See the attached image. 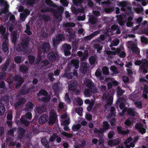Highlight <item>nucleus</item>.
I'll return each instance as SVG.
<instances>
[{
	"label": "nucleus",
	"instance_id": "f257e3e1",
	"mask_svg": "<svg viewBox=\"0 0 148 148\" xmlns=\"http://www.w3.org/2000/svg\"><path fill=\"white\" fill-rule=\"evenodd\" d=\"M10 61L9 59H7L5 62L1 65V73L2 74L0 77V80L3 79L5 78L6 76V71L9 67H10L12 69H14L16 66L15 64L13 63H11V64H10Z\"/></svg>",
	"mask_w": 148,
	"mask_h": 148
},
{
	"label": "nucleus",
	"instance_id": "f03ea898",
	"mask_svg": "<svg viewBox=\"0 0 148 148\" xmlns=\"http://www.w3.org/2000/svg\"><path fill=\"white\" fill-rule=\"evenodd\" d=\"M43 12H52L54 17L56 20L61 21L62 19V14L63 12V10L59 9L57 10L55 9L47 7L43 10Z\"/></svg>",
	"mask_w": 148,
	"mask_h": 148
},
{
	"label": "nucleus",
	"instance_id": "7ed1b4c3",
	"mask_svg": "<svg viewBox=\"0 0 148 148\" xmlns=\"http://www.w3.org/2000/svg\"><path fill=\"white\" fill-rule=\"evenodd\" d=\"M86 86L88 88L85 89L84 90V93L85 96L90 97L92 94L95 93L97 92V88L94 86L92 82H89L87 83Z\"/></svg>",
	"mask_w": 148,
	"mask_h": 148
},
{
	"label": "nucleus",
	"instance_id": "20e7f679",
	"mask_svg": "<svg viewBox=\"0 0 148 148\" xmlns=\"http://www.w3.org/2000/svg\"><path fill=\"white\" fill-rule=\"evenodd\" d=\"M125 101L123 97H119L116 101V103L117 105H119V107L121 110H122V112L119 113V114L122 116L125 114V112L126 111L128 114L130 115V108L127 109V107H125V104L124 103Z\"/></svg>",
	"mask_w": 148,
	"mask_h": 148
},
{
	"label": "nucleus",
	"instance_id": "39448f33",
	"mask_svg": "<svg viewBox=\"0 0 148 148\" xmlns=\"http://www.w3.org/2000/svg\"><path fill=\"white\" fill-rule=\"evenodd\" d=\"M29 37H26L22 40L21 42L17 46L16 49L18 51H24L27 50L29 41Z\"/></svg>",
	"mask_w": 148,
	"mask_h": 148
},
{
	"label": "nucleus",
	"instance_id": "423d86ee",
	"mask_svg": "<svg viewBox=\"0 0 148 148\" xmlns=\"http://www.w3.org/2000/svg\"><path fill=\"white\" fill-rule=\"evenodd\" d=\"M65 40V38L64 35L62 34L58 33L52 39L53 46L56 47L62 41Z\"/></svg>",
	"mask_w": 148,
	"mask_h": 148
},
{
	"label": "nucleus",
	"instance_id": "0eeeda50",
	"mask_svg": "<svg viewBox=\"0 0 148 148\" xmlns=\"http://www.w3.org/2000/svg\"><path fill=\"white\" fill-rule=\"evenodd\" d=\"M0 5L1 6H4L3 8H1L0 9V16L2 15L3 14H6L8 11L9 5L8 4L7 2L5 0H0Z\"/></svg>",
	"mask_w": 148,
	"mask_h": 148
},
{
	"label": "nucleus",
	"instance_id": "6e6552de",
	"mask_svg": "<svg viewBox=\"0 0 148 148\" xmlns=\"http://www.w3.org/2000/svg\"><path fill=\"white\" fill-rule=\"evenodd\" d=\"M78 83L75 80H72L70 82V84L69 85V90L74 91L76 95H78L80 91L79 89H77Z\"/></svg>",
	"mask_w": 148,
	"mask_h": 148
},
{
	"label": "nucleus",
	"instance_id": "1a4fd4ad",
	"mask_svg": "<svg viewBox=\"0 0 148 148\" xmlns=\"http://www.w3.org/2000/svg\"><path fill=\"white\" fill-rule=\"evenodd\" d=\"M58 56V53L56 51H51L48 53L47 56L49 60L53 62H55L57 60Z\"/></svg>",
	"mask_w": 148,
	"mask_h": 148
},
{
	"label": "nucleus",
	"instance_id": "9d476101",
	"mask_svg": "<svg viewBox=\"0 0 148 148\" xmlns=\"http://www.w3.org/2000/svg\"><path fill=\"white\" fill-rule=\"evenodd\" d=\"M13 79L16 82L15 87L16 88H18L24 82V79L22 78L21 75L19 74L15 75L13 77Z\"/></svg>",
	"mask_w": 148,
	"mask_h": 148
},
{
	"label": "nucleus",
	"instance_id": "9b49d317",
	"mask_svg": "<svg viewBox=\"0 0 148 148\" xmlns=\"http://www.w3.org/2000/svg\"><path fill=\"white\" fill-rule=\"evenodd\" d=\"M135 128L136 129L142 134L146 133V130L144 128V125L143 123L140 122L137 123L135 125Z\"/></svg>",
	"mask_w": 148,
	"mask_h": 148
},
{
	"label": "nucleus",
	"instance_id": "f8f14e48",
	"mask_svg": "<svg viewBox=\"0 0 148 148\" xmlns=\"http://www.w3.org/2000/svg\"><path fill=\"white\" fill-rule=\"evenodd\" d=\"M135 128L136 129L142 134L146 133V130L144 128V125L143 123L140 122L137 123L135 125Z\"/></svg>",
	"mask_w": 148,
	"mask_h": 148
},
{
	"label": "nucleus",
	"instance_id": "ddd939ff",
	"mask_svg": "<svg viewBox=\"0 0 148 148\" xmlns=\"http://www.w3.org/2000/svg\"><path fill=\"white\" fill-rule=\"evenodd\" d=\"M131 42H132L130 41V50L132 51L133 53L139 56L140 55V51L139 48L137 47V44L135 43L132 44Z\"/></svg>",
	"mask_w": 148,
	"mask_h": 148
},
{
	"label": "nucleus",
	"instance_id": "4468645a",
	"mask_svg": "<svg viewBox=\"0 0 148 148\" xmlns=\"http://www.w3.org/2000/svg\"><path fill=\"white\" fill-rule=\"evenodd\" d=\"M49 119L48 122L49 125H53L56 122L57 120V117L56 113L52 112L50 113L49 115Z\"/></svg>",
	"mask_w": 148,
	"mask_h": 148
},
{
	"label": "nucleus",
	"instance_id": "2eb2a0df",
	"mask_svg": "<svg viewBox=\"0 0 148 148\" xmlns=\"http://www.w3.org/2000/svg\"><path fill=\"white\" fill-rule=\"evenodd\" d=\"M41 50L44 53H47L51 49V46L49 42L43 43L40 47Z\"/></svg>",
	"mask_w": 148,
	"mask_h": 148
},
{
	"label": "nucleus",
	"instance_id": "dca6fc26",
	"mask_svg": "<svg viewBox=\"0 0 148 148\" xmlns=\"http://www.w3.org/2000/svg\"><path fill=\"white\" fill-rule=\"evenodd\" d=\"M62 48L65 56H68L70 55L71 52L70 50L71 49L70 45L65 43L63 45Z\"/></svg>",
	"mask_w": 148,
	"mask_h": 148
},
{
	"label": "nucleus",
	"instance_id": "f3484780",
	"mask_svg": "<svg viewBox=\"0 0 148 148\" xmlns=\"http://www.w3.org/2000/svg\"><path fill=\"white\" fill-rule=\"evenodd\" d=\"M116 128L118 131V133L119 134L125 135H127L129 133V130H126L121 126H117Z\"/></svg>",
	"mask_w": 148,
	"mask_h": 148
},
{
	"label": "nucleus",
	"instance_id": "a211bd4d",
	"mask_svg": "<svg viewBox=\"0 0 148 148\" xmlns=\"http://www.w3.org/2000/svg\"><path fill=\"white\" fill-rule=\"evenodd\" d=\"M20 120V124L23 126L27 127L30 124V121L22 116H21Z\"/></svg>",
	"mask_w": 148,
	"mask_h": 148
},
{
	"label": "nucleus",
	"instance_id": "6ab92c4d",
	"mask_svg": "<svg viewBox=\"0 0 148 148\" xmlns=\"http://www.w3.org/2000/svg\"><path fill=\"white\" fill-rule=\"evenodd\" d=\"M35 87L32 86L30 88L26 89V88L23 86L20 91V94L22 95H27L30 90H32V89L34 88Z\"/></svg>",
	"mask_w": 148,
	"mask_h": 148
},
{
	"label": "nucleus",
	"instance_id": "aec40b11",
	"mask_svg": "<svg viewBox=\"0 0 148 148\" xmlns=\"http://www.w3.org/2000/svg\"><path fill=\"white\" fill-rule=\"evenodd\" d=\"M48 120V115L46 114H42L38 119V122L40 124H44Z\"/></svg>",
	"mask_w": 148,
	"mask_h": 148
},
{
	"label": "nucleus",
	"instance_id": "412c9836",
	"mask_svg": "<svg viewBox=\"0 0 148 148\" xmlns=\"http://www.w3.org/2000/svg\"><path fill=\"white\" fill-rule=\"evenodd\" d=\"M127 3L125 1L121 2L119 3V5L121 7V10L123 12L126 11L127 9L130 11V6H127Z\"/></svg>",
	"mask_w": 148,
	"mask_h": 148
},
{
	"label": "nucleus",
	"instance_id": "4be33fe9",
	"mask_svg": "<svg viewBox=\"0 0 148 148\" xmlns=\"http://www.w3.org/2000/svg\"><path fill=\"white\" fill-rule=\"evenodd\" d=\"M134 20L137 24L139 25H136V27H134L132 29V32L133 33H135L139 28V26L140 25V23L143 21V18L141 17H139L137 18H134Z\"/></svg>",
	"mask_w": 148,
	"mask_h": 148
},
{
	"label": "nucleus",
	"instance_id": "5701e85b",
	"mask_svg": "<svg viewBox=\"0 0 148 148\" xmlns=\"http://www.w3.org/2000/svg\"><path fill=\"white\" fill-rule=\"evenodd\" d=\"M34 105L31 102H28L26 104L24 110L26 111H31L33 108Z\"/></svg>",
	"mask_w": 148,
	"mask_h": 148
},
{
	"label": "nucleus",
	"instance_id": "b1692460",
	"mask_svg": "<svg viewBox=\"0 0 148 148\" xmlns=\"http://www.w3.org/2000/svg\"><path fill=\"white\" fill-rule=\"evenodd\" d=\"M127 15L128 16L127 18H126L125 19L118 21L119 24L121 25H123L124 24V22L127 21L126 24V25L128 27H130V12H128Z\"/></svg>",
	"mask_w": 148,
	"mask_h": 148
},
{
	"label": "nucleus",
	"instance_id": "393cba45",
	"mask_svg": "<svg viewBox=\"0 0 148 148\" xmlns=\"http://www.w3.org/2000/svg\"><path fill=\"white\" fill-rule=\"evenodd\" d=\"M46 107L44 105L39 106L36 107V109L38 113H42L45 112L46 109Z\"/></svg>",
	"mask_w": 148,
	"mask_h": 148
},
{
	"label": "nucleus",
	"instance_id": "a878e982",
	"mask_svg": "<svg viewBox=\"0 0 148 148\" xmlns=\"http://www.w3.org/2000/svg\"><path fill=\"white\" fill-rule=\"evenodd\" d=\"M25 102V100L24 98L19 99L15 104V108H18L22 104H23Z\"/></svg>",
	"mask_w": 148,
	"mask_h": 148
},
{
	"label": "nucleus",
	"instance_id": "bb28decb",
	"mask_svg": "<svg viewBox=\"0 0 148 148\" xmlns=\"http://www.w3.org/2000/svg\"><path fill=\"white\" fill-rule=\"evenodd\" d=\"M40 17L41 20H44L46 22H48L51 20L50 16L47 14H42Z\"/></svg>",
	"mask_w": 148,
	"mask_h": 148
},
{
	"label": "nucleus",
	"instance_id": "cd10ccee",
	"mask_svg": "<svg viewBox=\"0 0 148 148\" xmlns=\"http://www.w3.org/2000/svg\"><path fill=\"white\" fill-rule=\"evenodd\" d=\"M52 88L53 89L55 94L56 95L59 94V92L60 90V88L59 85L57 83H55L52 86Z\"/></svg>",
	"mask_w": 148,
	"mask_h": 148
},
{
	"label": "nucleus",
	"instance_id": "c85d7f7f",
	"mask_svg": "<svg viewBox=\"0 0 148 148\" xmlns=\"http://www.w3.org/2000/svg\"><path fill=\"white\" fill-rule=\"evenodd\" d=\"M110 70L112 72V74L113 76H115L119 73V70L114 66H111L110 68Z\"/></svg>",
	"mask_w": 148,
	"mask_h": 148
},
{
	"label": "nucleus",
	"instance_id": "c756f323",
	"mask_svg": "<svg viewBox=\"0 0 148 148\" xmlns=\"http://www.w3.org/2000/svg\"><path fill=\"white\" fill-rule=\"evenodd\" d=\"M88 69L87 64L86 62H82L81 64V69L83 73H85Z\"/></svg>",
	"mask_w": 148,
	"mask_h": 148
},
{
	"label": "nucleus",
	"instance_id": "7c9ffc66",
	"mask_svg": "<svg viewBox=\"0 0 148 148\" xmlns=\"http://www.w3.org/2000/svg\"><path fill=\"white\" fill-rule=\"evenodd\" d=\"M12 38V42L14 43H15L17 39V34L15 31L13 32L11 34Z\"/></svg>",
	"mask_w": 148,
	"mask_h": 148
},
{
	"label": "nucleus",
	"instance_id": "2f4dec72",
	"mask_svg": "<svg viewBox=\"0 0 148 148\" xmlns=\"http://www.w3.org/2000/svg\"><path fill=\"white\" fill-rule=\"evenodd\" d=\"M66 36L68 37V39L69 41L72 42L77 40L75 34L73 33Z\"/></svg>",
	"mask_w": 148,
	"mask_h": 148
},
{
	"label": "nucleus",
	"instance_id": "473e14b6",
	"mask_svg": "<svg viewBox=\"0 0 148 148\" xmlns=\"http://www.w3.org/2000/svg\"><path fill=\"white\" fill-rule=\"evenodd\" d=\"M28 67L24 64L21 65L19 67L20 71L23 73H26L28 71Z\"/></svg>",
	"mask_w": 148,
	"mask_h": 148
},
{
	"label": "nucleus",
	"instance_id": "72a5a7b5",
	"mask_svg": "<svg viewBox=\"0 0 148 148\" xmlns=\"http://www.w3.org/2000/svg\"><path fill=\"white\" fill-rule=\"evenodd\" d=\"M41 142L42 144L46 148L49 147V145L47 140L45 137L42 138L41 140Z\"/></svg>",
	"mask_w": 148,
	"mask_h": 148
},
{
	"label": "nucleus",
	"instance_id": "f704fd0d",
	"mask_svg": "<svg viewBox=\"0 0 148 148\" xmlns=\"http://www.w3.org/2000/svg\"><path fill=\"white\" fill-rule=\"evenodd\" d=\"M5 111L4 104L2 103H0V116L3 115Z\"/></svg>",
	"mask_w": 148,
	"mask_h": 148
},
{
	"label": "nucleus",
	"instance_id": "c9c22d12",
	"mask_svg": "<svg viewBox=\"0 0 148 148\" xmlns=\"http://www.w3.org/2000/svg\"><path fill=\"white\" fill-rule=\"evenodd\" d=\"M93 47L95 49H96L98 53L100 52V51L102 49L103 47L99 44H95L93 45Z\"/></svg>",
	"mask_w": 148,
	"mask_h": 148
},
{
	"label": "nucleus",
	"instance_id": "e433bc0d",
	"mask_svg": "<svg viewBox=\"0 0 148 148\" xmlns=\"http://www.w3.org/2000/svg\"><path fill=\"white\" fill-rule=\"evenodd\" d=\"M37 95L38 96H40V95H42L44 96L49 95L48 92L44 89H41Z\"/></svg>",
	"mask_w": 148,
	"mask_h": 148
},
{
	"label": "nucleus",
	"instance_id": "4c0bfd02",
	"mask_svg": "<svg viewBox=\"0 0 148 148\" xmlns=\"http://www.w3.org/2000/svg\"><path fill=\"white\" fill-rule=\"evenodd\" d=\"M22 116L26 119H28L30 121H31L32 116V114L31 112H27L25 115H23Z\"/></svg>",
	"mask_w": 148,
	"mask_h": 148
},
{
	"label": "nucleus",
	"instance_id": "58836bf2",
	"mask_svg": "<svg viewBox=\"0 0 148 148\" xmlns=\"http://www.w3.org/2000/svg\"><path fill=\"white\" fill-rule=\"evenodd\" d=\"M46 3L50 6L57 7V5L51 1V0H45Z\"/></svg>",
	"mask_w": 148,
	"mask_h": 148
},
{
	"label": "nucleus",
	"instance_id": "ea45409f",
	"mask_svg": "<svg viewBox=\"0 0 148 148\" xmlns=\"http://www.w3.org/2000/svg\"><path fill=\"white\" fill-rule=\"evenodd\" d=\"M89 22L92 24H94L97 23L96 18L93 16H90L89 18Z\"/></svg>",
	"mask_w": 148,
	"mask_h": 148
},
{
	"label": "nucleus",
	"instance_id": "a19ab883",
	"mask_svg": "<svg viewBox=\"0 0 148 148\" xmlns=\"http://www.w3.org/2000/svg\"><path fill=\"white\" fill-rule=\"evenodd\" d=\"M110 125L108 121H105L103 122V128L105 131L108 130L110 128Z\"/></svg>",
	"mask_w": 148,
	"mask_h": 148
},
{
	"label": "nucleus",
	"instance_id": "79ce46f5",
	"mask_svg": "<svg viewBox=\"0 0 148 148\" xmlns=\"http://www.w3.org/2000/svg\"><path fill=\"white\" fill-rule=\"evenodd\" d=\"M8 42H3L2 44V49L4 52H6L9 51L8 48Z\"/></svg>",
	"mask_w": 148,
	"mask_h": 148
},
{
	"label": "nucleus",
	"instance_id": "37998d69",
	"mask_svg": "<svg viewBox=\"0 0 148 148\" xmlns=\"http://www.w3.org/2000/svg\"><path fill=\"white\" fill-rule=\"evenodd\" d=\"M51 99V96L50 95L45 96V97L41 98V101L43 102L47 103L49 102Z\"/></svg>",
	"mask_w": 148,
	"mask_h": 148
},
{
	"label": "nucleus",
	"instance_id": "c03bdc74",
	"mask_svg": "<svg viewBox=\"0 0 148 148\" xmlns=\"http://www.w3.org/2000/svg\"><path fill=\"white\" fill-rule=\"evenodd\" d=\"M28 60L29 64L32 65L34 63L35 61V57L33 56L29 55L28 56Z\"/></svg>",
	"mask_w": 148,
	"mask_h": 148
},
{
	"label": "nucleus",
	"instance_id": "a18cd8bd",
	"mask_svg": "<svg viewBox=\"0 0 148 148\" xmlns=\"http://www.w3.org/2000/svg\"><path fill=\"white\" fill-rule=\"evenodd\" d=\"M123 90L121 89L120 87L118 86L117 88V94L118 97L121 96L124 92Z\"/></svg>",
	"mask_w": 148,
	"mask_h": 148
},
{
	"label": "nucleus",
	"instance_id": "49530a36",
	"mask_svg": "<svg viewBox=\"0 0 148 148\" xmlns=\"http://www.w3.org/2000/svg\"><path fill=\"white\" fill-rule=\"evenodd\" d=\"M74 75L73 73L72 72L69 73L66 72L64 75V77L67 78L68 79H72Z\"/></svg>",
	"mask_w": 148,
	"mask_h": 148
},
{
	"label": "nucleus",
	"instance_id": "de8ad7c7",
	"mask_svg": "<svg viewBox=\"0 0 148 148\" xmlns=\"http://www.w3.org/2000/svg\"><path fill=\"white\" fill-rule=\"evenodd\" d=\"M81 127V125L80 124L74 125L72 127V130L73 131H78Z\"/></svg>",
	"mask_w": 148,
	"mask_h": 148
},
{
	"label": "nucleus",
	"instance_id": "09e8293b",
	"mask_svg": "<svg viewBox=\"0 0 148 148\" xmlns=\"http://www.w3.org/2000/svg\"><path fill=\"white\" fill-rule=\"evenodd\" d=\"M89 62L91 65L94 64L96 62V58L93 56H91L89 58Z\"/></svg>",
	"mask_w": 148,
	"mask_h": 148
},
{
	"label": "nucleus",
	"instance_id": "8fccbe9b",
	"mask_svg": "<svg viewBox=\"0 0 148 148\" xmlns=\"http://www.w3.org/2000/svg\"><path fill=\"white\" fill-rule=\"evenodd\" d=\"M116 112L115 109L114 107L111 106L110 109V113L109 115H110L111 116H114L116 115Z\"/></svg>",
	"mask_w": 148,
	"mask_h": 148
},
{
	"label": "nucleus",
	"instance_id": "3c124183",
	"mask_svg": "<svg viewBox=\"0 0 148 148\" xmlns=\"http://www.w3.org/2000/svg\"><path fill=\"white\" fill-rule=\"evenodd\" d=\"M72 42V47L74 49H76L78 47V42L77 40L73 41Z\"/></svg>",
	"mask_w": 148,
	"mask_h": 148
},
{
	"label": "nucleus",
	"instance_id": "603ef678",
	"mask_svg": "<svg viewBox=\"0 0 148 148\" xmlns=\"http://www.w3.org/2000/svg\"><path fill=\"white\" fill-rule=\"evenodd\" d=\"M119 40L118 39H116L114 40L111 43V45L110 46V47L112 46H117L119 44Z\"/></svg>",
	"mask_w": 148,
	"mask_h": 148
},
{
	"label": "nucleus",
	"instance_id": "864d4df0",
	"mask_svg": "<svg viewBox=\"0 0 148 148\" xmlns=\"http://www.w3.org/2000/svg\"><path fill=\"white\" fill-rule=\"evenodd\" d=\"M103 73V74L108 75L109 74V68L107 66H104L102 69Z\"/></svg>",
	"mask_w": 148,
	"mask_h": 148
},
{
	"label": "nucleus",
	"instance_id": "5fc2aeb1",
	"mask_svg": "<svg viewBox=\"0 0 148 148\" xmlns=\"http://www.w3.org/2000/svg\"><path fill=\"white\" fill-rule=\"evenodd\" d=\"M114 10V8L112 7L106 8L104 9L105 12L108 13H111Z\"/></svg>",
	"mask_w": 148,
	"mask_h": 148
},
{
	"label": "nucleus",
	"instance_id": "6e6d98bb",
	"mask_svg": "<svg viewBox=\"0 0 148 148\" xmlns=\"http://www.w3.org/2000/svg\"><path fill=\"white\" fill-rule=\"evenodd\" d=\"M135 105L136 108H137L140 109L142 108V102L140 101H136L135 103Z\"/></svg>",
	"mask_w": 148,
	"mask_h": 148
},
{
	"label": "nucleus",
	"instance_id": "4d7b16f0",
	"mask_svg": "<svg viewBox=\"0 0 148 148\" xmlns=\"http://www.w3.org/2000/svg\"><path fill=\"white\" fill-rule=\"evenodd\" d=\"M15 62L17 64H20L21 62V58L19 56H16L14 58Z\"/></svg>",
	"mask_w": 148,
	"mask_h": 148
},
{
	"label": "nucleus",
	"instance_id": "13d9d810",
	"mask_svg": "<svg viewBox=\"0 0 148 148\" xmlns=\"http://www.w3.org/2000/svg\"><path fill=\"white\" fill-rule=\"evenodd\" d=\"M133 9L134 11L137 14L140 13L143 10V7H141L140 8L138 7H134Z\"/></svg>",
	"mask_w": 148,
	"mask_h": 148
},
{
	"label": "nucleus",
	"instance_id": "bf43d9fd",
	"mask_svg": "<svg viewBox=\"0 0 148 148\" xmlns=\"http://www.w3.org/2000/svg\"><path fill=\"white\" fill-rule=\"evenodd\" d=\"M65 32L66 36H67L73 33V29L72 28L68 27L66 30Z\"/></svg>",
	"mask_w": 148,
	"mask_h": 148
},
{
	"label": "nucleus",
	"instance_id": "052dcab7",
	"mask_svg": "<svg viewBox=\"0 0 148 148\" xmlns=\"http://www.w3.org/2000/svg\"><path fill=\"white\" fill-rule=\"evenodd\" d=\"M71 10L73 13L77 15L80 12V10L79 9H76L74 7H71Z\"/></svg>",
	"mask_w": 148,
	"mask_h": 148
},
{
	"label": "nucleus",
	"instance_id": "680f3d73",
	"mask_svg": "<svg viewBox=\"0 0 148 148\" xmlns=\"http://www.w3.org/2000/svg\"><path fill=\"white\" fill-rule=\"evenodd\" d=\"M115 135L114 132L113 130L110 131L108 134V137L110 139L112 138Z\"/></svg>",
	"mask_w": 148,
	"mask_h": 148
},
{
	"label": "nucleus",
	"instance_id": "e2e57ef3",
	"mask_svg": "<svg viewBox=\"0 0 148 148\" xmlns=\"http://www.w3.org/2000/svg\"><path fill=\"white\" fill-rule=\"evenodd\" d=\"M141 41L142 43L146 44L148 43V38L146 37H142L141 38Z\"/></svg>",
	"mask_w": 148,
	"mask_h": 148
},
{
	"label": "nucleus",
	"instance_id": "0e129e2a",
	"mask_svg": "<svg viewBox=\"0 0 148 148\" xmlns=\"http://www.w3.org/2000/svg\"><path fill=\"white\" fill-rule=\"evenodd\" d=\"M83 110L82 108L81 107H79L75 109V111L79 115H81L82 114V111Z\"/></svg>",
	"mask_w": 148,
	"mask_h": 148
},
{
	"label": "nucleus",
	"instance_id": "69168bd1",
	"mask_svg": "<svg viewBox=\"0 0 148 148\" xmlns=\"http://www.w3.org/2000/svg\"><path fill=\"white\" fill-rule=\"evenodd\" d=\"M92 38L90 34L87 36H85L83 38L82 40L83 41H84L85 42H86L88 40H90Z\"/></svg>",
	"mask_w": 148,
	"mask_h": 148
},
{
	"label": "nucleus",
	"instance_id": "338daca9",
	"mask_svg": "<svg viewBox=\"0 0 148 148\" xmlns=\"http://www.w3.org/2000/svg\"><path fill=\"white\" fill-rule=\"evenodd\" d=\"M7 120H12V112H9L8 113L7 116Z\"/></svg>",
	"mask_w": 148,
	"mask_h": 148
},
{
	"label": "nucleus",
	"instance_id": "774afa93",
	"mask_svg": "<svg viewBox=\"0 0 148 148\" xmlns=\"http://www.w3.org/2000/svg\"><path fill=\"white\" fill-rule=\"evenodd\" d=\"M16 128L14 127L12 130H10L8 131V134L10 135L13 136H14V131H15Z\"/></svg>",
	"mask_w": 148,
	"mask_h": 148
}]
</instances>
